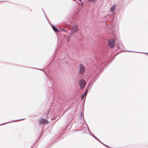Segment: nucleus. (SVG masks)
Returning a JSON list of instances; mask_svg holds the SVG:
<instances>
[{
  "mask_svg": "<svg viewBox=\"0 0 148 148\" xmlns=\"http://www.w3.org/2000/svg\"><path fill=\"white\" fill-rule=\"evenodd\" d=\"M108 45L110 48H113L115 47V40L114 38H111L108 40Z\"/></svg>",
  "mask_w": 148,
  "mask_h": 148,
  "instance_id": "obj_1",
  "label": "nucleus"
},
{
  "mask_svg": "<svg viewBox=\"0 0 148 148\" xmlns=\"http://www.w3.org/2000/svg\"><path fill=\"white\" fill-rule=\"evenodd\" d=\"M78 31V27L77 25H74L72 27L70 33V36H72L75 33H77Z\"/></svg>",
  "mask_w": 148,
  "mask_h": 148,
  "instance_id": "obj_2",
  "label": "nucleus"
},
{
  "mask_svg": "<svg viewBox=\"0 0 148 148\" xmlns=\"http://www.w3.org/2000/svg\"><path fill=\"white\" fill-rule=\"evenodd\" d=\"M79 84L82 90L86 85V83L85 80L83 79L80 80L79 82Z\"/></svg>",
  "mask_w": 148,
  "mask_h": 148,
  "instance_id": "obj_3",
  "label": "nucleus"
},
{
  "mask_svg": "<svg viewBox=\"0 0 148 148\" xmlns=\"http://www.w3.org/2000/svg\"><path fill=\"white\" fill-rule=\"evenodd\" d=\"M85 67L82 64H80L79 65V73L80 74H83L84 73L85 71Z\"/></svg>",
  "mask_w": 148,
  "mask_h": 148,
  "instance_id": "obj_4",
  "label": "nucleus"
},
{
  "mask_svg": "<svg viewBox=\"0 0 148 148\" xmlns=\"http://www.w3.org/2000/svg\"><path fill=\"white\" fill-rule=\"evenodd\" d=\"M49 122L46 119L42 118L39 120V123L40 124H44L48 123Z\"/></svg>",
  "mask_w": 148,
  "mask_h": 148,
  "instance_id": "obj_5",
  "label": "nucleus"
},
{
  "mask_svg": "<svg viewBox=\"0 0 148 148\" xmlns=\"http://www.w3.org/2000/svg\"><path fill=\"white\" fill-rule=\"evenodd\" d=\"M88 90L87 89L86 90L85 93L81 96V98L82 100H83L84 99V97L86 95L87 93H88Z\"/></svg>",
  "mask_w": 148,
  "mask_h": 148,
  "instance_id": "obj_6",
  "label": "nucleus"
},
{
  "mask_svg": "<svg viewBox=\"0 0 148 148\" xmlns=\"http://www.w3.org/2000/svg\"><path fill=\"white\" fill-rule=\"evenodd\" d=\"M116 45L119 49L122 48L123 47V45L121 42L117 43Z\"/></svg>",
  "mask_w": 148,
  "mask_h": 148,
  "instance_id": "obj_7",
  "label": "nucleus"
},
{
  "mask_svg": "<svg viewBox=\"0 0 148 148\" xmlns=\"http://www.w3.org/2000/svg\"><path fill=\"white\" fill-rule=\"evenodd\" d=\"M52 27L53 29L55 32H58V29L55 26L52 25Z\"/></svg>",
  "mask_w": 148,
  "mask_h": 148,
  "instance_id": "obj_8",
  "label": "nucleus"
},
{
  "mask_svg": "<svg viewBox=\"0 0 148 148\" xmlns=\"http://www.w3.org/2000/svg\"><path fill=\"white\" fill-rule=\"evenodd\" d=\"M116 5H113L110 8V11L111 12H113L114 11V10L116 7Z\"/></svg>",
  "mask_w": 148,
  "mask_h": 148,
  "instance_id": "obj_9",
  "label": "nucleus"
},
{
  "mask_svg": "<svg viewBox=\"0 0 148 148\" xmlns=\"http://www.w3.org/2000/svg\"><path fill=\"white\" fill-rule=\"evenodd\" d=\"M81 3H82V2H81Z\"/></svg>",
  "mask_w": 148,
  "mask_h": 148,
  "instance_id": "obj_10",
  "label": "nucleus"
}]
</instances>
